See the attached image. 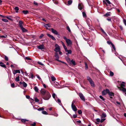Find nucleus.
<instances>
[{
  "mask_svg": "<svg viewBox=\"0 0 126 126\" xmlns=\"http://www.w3.org/2000/svg\"><path fill=\"white\" fill-rule=\"evenodd\" d=\"M55 56L56 57L55 59L57 61H59V56L57 52H55Z\"/></svg>",
  "mask_w": 126,
  "mask_h": 126,
  "instance_id": "8",
  "label": "nucleus"
},
{
  "mask_svg": "<svg viewBox=\"0 0 126 126\" xmlns=\"http://www.w3.org/2000/svg\"><path fill=\"white\" fill-rule=\"evenodd\" d=\"M0 65L1 66V67H4V68L6 67V66H5V65L3 63H1L0 64Z\"/></svg>",
  "mask_w": 126,
  "mask_h": 126,
  "instance_id": "35",
  "label": "nucleus"
},
{
  "mask_svg": "<svg viewBox=\"0 0 126 126\" xmlns=\"http://www.w3.org/2000/svg\"><path fill=\"white\" fill-rule=\"evenodd\" d=\"M125 83V82H122V83L121 84V86H123V87H125V85L124 84Z\"/></svg>",
  "mask_w": 126,
  "mask_h": 126,
  "instance_id": "53",
  "label": "nucleus"
},
{
  "mask_svg": "<svg viewBox=\"0 0 126 126\" xmlns=\"http://www.w3.org/2000/svg\"><path fill=\"white\" fill-rule=\"evenodd\" d=\"M22 85L24 87H26L27 85V84L24 81L23 82Z\"/></svg>",
  "mask_w": 126,
  "mask_h": 126,
  "instance_id": "24",
  "label": "nucleus"
},
{
  "mask_svg": "<svg viewBox=\"0 0 126 126\" xmlns=\"http://www.w3.org/2000/svg\"><path fill=\"white\" fill-rule=\"evenodd\" d=\"M108 94L110 96H113L114 95V93L112 92H110L109 90L108 92Z\"/></svg>",
  "mask_w": 126,
  "mask_h": 126,
  "instance_id": "18",
  "label": "nucleus"
},
{
  "mask_svg": "<svg viewBox=\"0 0 126 126\" xmlns=\"http://www.w3.org/2000/svg\"><path fill=\"white\" fill-rule=\"evenodd\" d=\"M89 82H90L91 86H92L93 87H94V83L93 82V81L92 80H91V81H90Z\"/></svg>",
  "mask_w": 126,
  "mask_h": 126,
  "instance_id": "22",
  "label": "nucleus"
},
{
  "mask_svg": "<svg viewBox=\"0 0 126 126\" xmlns=\"http://www.w3.org/2000/svg\"><path fill=\"white\" fill-rule=\"evenodd\" d=\"M78 8L80 10H81L83 8V6L81 4L79 3L78 5Z\"/></svg>",
  "mask_w": 126,
  "mask_h": 126,
  "instance_id": "15",
  "label": "nucleus"
},
{
  "mask_svg": "<svg viewBox=\"0 0 126 126\" xmlns=\"http://www.w3.org/2000/svg\"><path fill=\"white\" fill-rule=\"evenodd\" d=\"M111 45H112V47L113 49H114L115 50V49H116L115 48L114 46V45H113V44H112Z\"/></svg>",
  "mask_w": 126,
  "mask_h": 126,
  "instance_id": "56",
  "label": "nucleus"
},
{
  "mask_svg": "<svg viewBox=\"0 0 126 126\" xmlns=\"http://www.w3.org/2000/svg\"><path fill=\"white\" fill-rule=\"evenodd\" d=\"M110 16V14L109 13H106L105 15H104V16L106 17H108V16Z\"/></svg>",
  "mask_w": 126,
  "mask_h": 126,
  "instance_id": "44",
  "label": "nucleus"
},
{
  "mask_svg": "<svg viewBox=\"0 0 126 126\" xmlns=\"http://www.w3.org/2000/svg\"><path fill=\"white\" fill-rule=\"evenodd\" d=\"M111 45H112V47L113 49H114L115 50V49H116L115 48L114 46V45H113V44H112Z\"/></svg>",
  "mask_w": 126,
  "mask_h": 126,
  "instance_id": "57",
  "label": "nucleus"
},
{
  "mask_svg": "<svg viewBox=\"0 0 126 126\" xmlns=\"http://www.w3.org/2000/svg\"><path fill=\"white\" fill-rule=\"evenodd\" d=\"M45 27H46V28H47V27H50V26L49 25V24H46L45 26Z\"/></svg>",
  "mask_w": 126,
  "mask_h": 126,
  "instance_id": "47",
  "label": "nucleus"
},
{
  "mask_svg": "<svg viewBox=\"0 0 126 126\" xmlns=\"http://www.w3.org/2000/svg\"><path fill=\"white\" fill-rule=\"evenodd\" d=\"M13 74L15 75L17 73H20V70H14L13 71Z\"/></svg>",
  "mask_w": 126,
  "mask_h": 126,
  "instance_id": "12",
  "label": "nucleus"
},
{
  "mask_svg": "<svg viewBox=\"0 0 126 126\" xmlns=\"http://www.w3.org/2000/svg\"><path fill=\"white\" fill-rule=\"evenodd\" d=\"M66 60L68 63H70L71 61L70 59L68 57L66 58Z\"/></svg>",
  "mask_w": 126,
  "mask_h": 126,
  "instance_id": "27",
  "label": "nucleus"
},
{
  "mask_svg": "<svg viewBox=\"0 0 126 126\" xmlns=\"http://www.w3.org/2000/svg\"><path fill=\"white\" fill-rule=\"evenodd\" d=\"M56 96V95L55 93H53L52 95V96L54 98H55V96Z\"/></svg>",
  "mask_w": 126,
  "mask_h": 126,
  "instance_id": "61",
  "label": "nucleus"
},
{
  "mask_svg": "<svg viewBox=\"0 0 126 126\" xmlns=\"http://www.w3.org/2000/svg\"><path fill=\"white\" fill-rule=\"evenodd\" d=\"M101 31H102V32H103V33L105 35H107V34L104 31V30H103L101 28Z\"/></svg>",
  "mask_w": 126,
  "mask_h": 126,
  "instance_id": "42",
  "label": "nucleus"
},
{
  "mask_svg": "<svg viewBox=\"0 0 126 126\" xmlns=\"http://www.w3.org/2000/svg\"><path fill=\"white\" fill-rule=\"evenodd\" d=\"M88 43L90 47H91L93 45L92 41L91 40H89L88 41Z\"/></svg>",
  "mask_w": 126,
  "mask_h": 126,
  "instance_id": "17",
  "label": "nucleus"
},
{
  "mask_svg": "<svg viewBox=\"0 0 126 126\" xmlns=\"http://www.w3.org/2000/svg\"><path fill=\"white\" fill-rule=\"evenodd\" d=\"M45 95L43 97V99L45 100H48L51 97V95L48 92H47L46 94H45Z\"/></svg>",
  "mask_w": 126,
  "mask_h": 126,
  "instance_id": "2",
  "label": "nucleus"
},
{
  "mask_svg": "<svg viewBox=\"0 0 126 126\" xmlns=\"http://www.w3.org/2000/svg\"><path fill=\"white\" fill-rule=\"evenodd\" d=\"M96 122H97V123H98L99 122H100V120L99 119L97 118L96 119Z\"/></svg>",
  "mask_w": 126,
  "mask_h": 126,
  "instance_id": "50",
  "label": "nucleus"
},
{
  "mask_svg": "<svg viewBox=\"0 0 126 126\" xmlns=\"http://www.w3.org/2000/svg\"><path fill=\"white\" fill-rule=\"evenodd\" d=\"M2 20L5 22H8V21L7 20L4 18H2Z\"/></svg>",
  "mask_w": 126,
  "mask_h": 126,
  "instance_id": "39",
  "label": "nucleus"
},
{
  "mask_svg": "<svg viewBox=\"0 0 126 126\" xmlns=\"http://www.w3.org/2000/svg\"><path fill=\"white\" fill-rule=\"evenodd\" d=\"M51 80L52 81H54L56 80V79L53 76L51 77Z\"/></svg>",
  "mask_w": 126,
  "mask_h": 126,
  "instance_id": "21",
  "label": "nucleus"
},
{
  "mask_svg": "<svg viewBox=\"0 0 126 126\" xmlns=\"http://www.w3.org/2000/svg\"><path fill=\"white\" fill-rule=\"evenodd\" d=\"M6 17L9 20L11 21L13 20V19H12V17L11 16H6Z\"/></svg>",
  "mask_w": 126,
  "mask_h": 126,
  "instance_id": "19",
  "label": "nucleus"
},
{
  "mask_svg": "<svg viewBox=\"0 0 126 126\" xmlns=\"http://www.w3.org/2000/svg\"><path fill=\"white\" fill-rule=\"evenodd\" d=\"M35 101L36 102H38L39 101V100L37 97H35L34 98Z\"/></svg>",
  "mask_w": 126,
  "mask_h": 126,
  "instance_id": "45",
  "label": "nucleus"
},
{
  "mask_svg": "<svg viewBox=\"0 0 126 126\" xmlns=\"http://www.w3.org/2000/svg\"><path fill=\"white\" fill-rule=\"evenodd\" d=\"M15 80L16 81H18L19 80V77L18 76L15 78Z\"/></svg>",
  "mask_w": 126,
  "mask_h": 126,
  "instance_id": "37",
  "label": "nucleus"
},
{
  "mask_svg": "<svg viewBox=\"0 0 126 126\" xmlns=\"http://www.w3.org/2000/svg\"><path fill=\"white\" fill-rule=\"evenodd\" d=\"M75 102V100H73V101L72 102L71 105H74V103Z\"/></svg>",
  "mask_w": 126,
  "mask_h": 126,
  "instance_id": "62",
  "label": "nucleus"
},
{
  "mask_svg": "<svg viewBox=\"0 0 126 126\" xmlns=\"http://www.w3.org/2000/svg\"><path fill=\"white\" fill-rule=\"evenodd\" d=\"M72 2V0H69L68 1V5H71Z\"/></svg>",
  "mask_w": 126,
  "mask_h": 126,
  "instance_id": "31",
  "label": "nucleus"
},
{
  "mask_svg": "<svg viewBox=\"0 0 126 126\" xmlns=\"http://www.w3.org/2000/svg\"><path fill=\"white\" fill-rule=\"evenodd\" d=\"M105 120V118H103L102 119L100 120V122L101 123H102Z\"/></svg>",
  "mask_w": 126,
  "mask_h": 126,
  "instance_id": "55",
  "label": "nucleus"
},
{
  "mask_svg": "<svg viewBox=\"0 0 126 126\" xmlns=\"http://www.w3.org/2000/svg\"><path fill=\"white\" fill-rule=\"evenodd\" d=\"M71 62L72 63L73 65H76V63L75 61L73 60H71Z\"/></svg>",
  "mask_w": 126,
  "mask_h": 126,
  "instance_id": "34",
  "label": "nucleus"
},
{
  "mask_svg": "<svg viewBox=\"0 0 126 126\" xmlns=\"http://www.w3.org/2000/svg\"><path fill=\"white\" fill-rule=\"evenodd\" d=\"M63 46V48L64 49H65V48H66L67 47L65 46L64 43H63L62 44Z\"/></svg>",
  "mask_w": 126,
  "mask_h": 126,
  "instance_id": "64",
  "label": "nucleus"
},
{
  "mask_svg": "<svg viewBox=\"0 0 126 126\" xmlns=\"http://www.w3.org/2000/svg\"><path fill=\"white\" fill-rule=\"evenodd\" d=\"M123 21L124 24L126 26V20L125 19H124Z\"/></svg>",
  "mask_w": 126,
  "mask_h": 126,
  "instance_id": "58",
  "label": "nucleus"
},
{
  "mask_svg": "<svg viewBox=\"0 0 126 126\" xmlns=\"http://www.w3.org/2000/svg\"><path fill=\"white\" fill-rule=\"evenodd\" d=\"M21 28L23 32H27L28 31L27 30V29H25L23 27Z\"/></svg>",
  "mask_w": 126,
  "mask_h": 126,
  "instance_id": "23",
  "label": "nucleus"
},
{
  "mask_svg": "<svg viewBox=\"0 0 126 126\" xmlns=\"http://www.w3.org/2000/svg\"><path fill=\"white\" fill-rule=\"evenodd\" d=\"M42 114H44L47 115L48 114L47 112L46 111L44 110L42 111Z\"/></svg>",
  "mask_w": 126,
  "mask_h": 126,
  "instance_id": "30",
  "label": "nucleus"
},
{
  "mask_svg": "<svg viewBox=\"0 0 126 126\" xmlns=\"http://www.w3.org/2000/svg\"><path fill=\"white\" fill-rule=\"evenodd\" d=\"M48 92L46 90L44 89H42L40 90V92L43 95L46 94V92Z\"/></svg>",
  "mask_w": 126,
  "mask_h": 126,
  "instance_id": "6",
  "label": "nucleus"
},
{
  "mask_svg": "<svg viewBox=\"0 0 126 126\" xmlns=\"http://www.w3.org/2000/svg\"><path fill=\"white\" fill-rule=\"evenodd\" d=\"M55 47V48L54 49V51L56 52L57 53L59 51H60V47L57 44H56Z\"/></svg>",
  "mask_w": 126,
  "mask_h": 126,
  "instance_id": "3",
  "label": "nucleus"
},
{
  "mask_svg": "<svg viewBox=\"0 0 126 126\" xmlns=\"http://www.w3.org/2000/svg\"><path fill=\"white\" fill-rule=\"evenodd\" d=\"M47 35L49 37L51 38L52 40H56V39L52 35L49 34L48 33H47Z\"/></svg>",
  "mask_w": 126,
  "mask_h": 126,
  "instance_id": "9",
  "label": "nucleus"
},
{
  "mask_svg": "<svg viewBox=\"0 0 126 126\" xmlns=\"http://www.w3.org/2000/svg\"><path fill=\"white\" fill-rule=\"evenodd\" d=\"M63 38L65 40L67 45L68 46H70L72 45V42L71 40L69 39H67L65 36H63Z\"/></svg>",
  "mask_w": 126,
  "mask_h": 126,
  "instance_id": "1",
  "label": "nucleus"
},
{
  "mask_svg": "<svg viewBox=\"0 0 126 126\" xmlns=\"http://www.w3.org/2000/svg\"><path fill=\"white\" fill-rule=\"evenodd\" d=\"M23 22L21 21H19V25L20 27L21 28L23 27L22 25Z\"/></svg>",
  "mask_w": 126,
  "mask_h": 126,
  "instance_id": "16",
  "label": "nucleus"
},
{
  "mask_svg": "<svg viewBox=\"0 0 126 126\" xmlns=\"http://www.w3.org/2000/svg\"><path fill=\"white\" fill-rule=\"evenodd\" d=\"M44 47V46L43 45H41L37 46V48L40 49H44L45 48Z\"/></svg>",
  "mask_w": 126,
  "mask_h": 126,
  "instance_id": "7",
  "label": "nucleus"
},
{
  "mask_svg": "<svg viewBox=\"0 0 126 126\" xmlns=\"http://www.w3.org/2000/svg\"><path fill=\"white\" fill-rule=\"evenodd\" d=\"M112 9V8H110L109 6H108L107 8V9L108 10H110Z\"/></svg>",
  "mask_w": 126,
  "mask_h": 126,
  "instance_id": "59",
  "label": "nucleus"
},
{
  "mask_svg": "<svg viewBox=\"0 0 126 126\" xmlns=\"http://www.w3.org/2000/svg\"><path fill=\"white\" fill-rule=\"evenodd\" d=\"M51 31L53 33L56 35H58V33L57 31L55 30L53 28L51 29Z\"/></svg>",
  "mask_w": 126,
  "mask_h": 126,
  "instance_id": "10",
  "label": "nucleus"
},
{
  "mask_svg": "<svg viewBox=\"0 0 126 126\" xmlns=\"http://www.w3.org/2000/svg\"><path fill=\"white\" fill-rule=\"evenodd\" d=\"M85 69L86 70H87L88 68V66L87 65V63H85Z\"/></svg>",
  "mask_w": 126,
  "mask_h": 126,
  "instance_id": "48",
  "label": "nucleus"
},
{
  "mask_svg": "<svg viewBox=\"0 0 126 126\" xmlns=\"http://www.w3.org/2000/svg\"><path fill=\"white\" fill-rule=\"evenodd\" d=\"M78 113L79 114H81L82 113V112L81 110H79L78 111Z\"/></svg>",
  "mask_w": 126,
  "mask_h": 126,
  "instance_id": "51",
  "label": "nucleus"
},
{
  "mask_svg": "<svg viewBox=\"0 0 126 126\" xmlns=\"http://www.w3.org/2000/svg\"><path fill=\"white\" fill-rule=\"evenodd\" d=\"M66 28L68 30L69 32H71V31L70 29L68 26H67Z\"/></svg>",
  "mask_w": 126,
  "mask_h": 126,
  "instance_id": "41",
  "label": "nucleus"
},
{
  "mask_svg": "<svg viewBox=\"0 0 126 126\" xmlns=\"http://www.w3.org/2000/svg\"><path fill=\"white\" fill-rule=\"evenodd\" d=\"M44 107H43L42 108H39L37 109V110L39 111H40L41 110H44Z\"/></svg>",
  "mask_w": 126,
  "mask_h": 126,
  "instance_id": "26",
  "label": "nucleus"
},
{
  "mask_svg": "<svg viewBox=\"0 0 126 126\" xmlns=\"http://www.w3.org/2000/svg\"><path fill=\"white\" fill-rule=\"evenodd\" d=\"M121 90L123 92H126V89L125 88H122Z\"/></svg>",
  "mask_w": 126,
  "mask_h": 126,
  "instance_id": "46",
  "label": "nucleus"
},
{
  "mask_svg": "<svg viewBox=\"0 0 126 126\" xmlns=\"http://www.w3.org/2000/svg\"><path fill=\"white\" fill-rule=\"evenodd\" d=\"M71 107L73 110L76 111L77 110V109L75 105H71Z\"/></svg>",
  "mask_w": 126,
  "mask_h": 126,
  "instance_id": "13",
  "label": "nucleus"
},
{
  "mask_svg": "<svg viewBox=\"0 0 126 126\" xmlns=\"http://www.w3.org/2000/svg\"><path fill=\"white\" fill-rule=\"evenodd\" d=\"M87 80H88L89 82L91 81V80H92V79L90 78L88 76L87 77Z\"/></svg>",
  "mask_w": 126,
  "mask_h": 126,
  "instance_id": "33",
  "label": "nucleus"
},
{
  "mask_svg": "<svg viewBox=\"0 0 126 126\" xmlns=\"http://www.w3.org/2000/svg\"><path fill=\"white\" fill-rule=\"evenodd\" d=\"M4 58L6 61H8V57H7V56H5V58Z\"/></svg>",
  "mask_w": 126,
  "mask_h": 126,
  "instance_id": "52",
  "label": "nucleus"
},
{
  "mask_svg": "<svg viewBox=\"0 0 126 126\" xmlns=\"http://www.w3.org/2000/svg\"><path fill=\"white\" fill-rule=\"evenodd\" d=\"M53 115L54 116L56 117H57L58 116V114L56 113H54L53 114Z\"/></svg>",
  "mask_w": 126,
  "mask_h": 126,
  "instance_id": "54",
  "label": "nucleus"
},
{
  "mask_svg": "<svg viewBox=\"0 0 126 126\" xmlns=\"http://www.w3.org/2000/svg\"><path fill=\"white\" fill-rule=\"evenodd\" d=\"M23 13L24 14H26L28 13V11L23 10L22 11Z\"/></svg>",
  "mask_w": 126,
  "mask_h": 126,
  "instance_id": "32",
  "label": "nucleus"
},
{
  "mask_svg": "<svg viewBox=\"0 0 126 126\" xmlns=\"http://www.w3.org/2000/svg\"><path fill=\"white\" fill-rule=\"evenodd\" d=\"M83 16L84 17H86V14L85 12H83L82 13Z\"/></svg>",
  "mask_w": 126,
  "mask_h": 126,
  "instance_id": "38",
  "label": "nucleus"
},
{
  "mask_svg": "<svg viewBox=\"0 0 126 126\" xmlns=\"http://www.w3.org/2000/svg\"><path fill=\"white\" fill-rule=\"evenodd\" d=\"M56 102L59 103H60L59 104V105L60 106H62V104L61 103V100H60V99L58 98V99L57 101H56Z\"/></svg>",
  "mask_w": 126,
  "mask_h": 126,
  "instance_id": "25",
  "label": "nucleus"
},
{
  "mask_svg": "<svg viewBox=\"0 0 126 126\" xmlns=\"http://www.w3.org/2000/svg\"><path fill=\"white\" fill-rule=\"evenodd\" d=\"M34 89L35 92H38V89L36 86H35L34 87Z\"/></svg>",
  "mask_w": 126,
  "mask_h": 126,
  "instance_id": "29",
  "label": "nucleus"
},
{
  "mask_svg": "<svg viewBox=\"0 0 126 126\" xmlns=\"http://www.w3.org/2000/svg\"><path fill=\"white\" fill-rule=\"evenodd\" d=\"M28 120H27L26 119H22L21 120V121L22 122L25 123L26 121H28Z\"/></svg>",
  "mask_w": 126,
  "mask_h": 126,
  "instance_id": "36",
  "label": "nucleus"
},
{
  "mask_svg": "<svg viewBox=\"0 0 126 126\" xmlns=\"http://www.w3.org/2000/svg\"><path fill=\"white\" fill-rule=\"evenodd\" d=\"M11 86L12 87H15V84L14 83L11 84Z\"/></svg>",
  "mask_w": 126,
  "mask_h": 126,
  "instance_id": "63",
  "label": "nucleus"
},
{
  "mask_svg": "<svg viewBox=\"0 0 126 126\" xmlns=\"http://www.w3.org/2000/svg\"><path fill=\"white\" fill-rule=\"evenodd\" d=\"M15 10L16 11V13H17L18 12V11L19 10V8L17 7H16L14 8Z\"/></svg>",
  "mask_w": 126,
  "mask_h": 126,
  "instance_id": "28",
  "label": "nucleus"
},
{
  "mask_svg": "<svg viewBox=\"0 0 126 126\" xmlns=\"http://www.w3.org/2000/svg\"><path fill=\"white\" fill-rule=\"evenodd\" d=\"M37 63L40 64V65H43L44 64H43L42 63H41V62H37Z\"/></svg>",
  "mask_w": 126,
  "mask_h": 126,
  "instance_id": "60",
  "label": "nucleus"
},
{
  "mask_svg": "<svg viewBox=\"0 0 126 126\" xmlns=\"http://www.w3.org/2000/svg\"><path fill=\"white\" fill-rule=\"evenodd\" d=\"M106 116V115L105 113L103 112L101 115L102 118H105Z\"/></svg>",
  "mask_w": 126,
  "mask_h": 126,
  "instance_id": "20",
  "label": "nucleus"
},
{
  "mask_svg": "<svg viewBox=\"0 0 126 126\" xmlns=\"http://www.w3.org/2000/svg\"><path fill=\"white\" fill-rule=\"evenodd\" d=\"M109 91V90L108 89H107L106 90H104L102 92V95H105L107 94H108Z\"/></svg>",
  "mask_w": 126,
  "mask_h": 126,
  "instance_id": "4",
  "label": "nucleus"
},
{
  "mask_svg": "<svg viewBox=\"0 0 126 126\" xmlns=\"http://www.w3.org/2000/svg\"><path fill=\"white\" fill-rule=\"evenodd\" d=\"M79 95L80 98L83 101H85V97L81 93H79Z\"/></svg>",
  "mask_w": 126,
  "mask_h": 126,
  "instance_id": "5",
  "label": "nucleus"
},
{
  "mask_svg": "<svg viewBox=\"0 0 126 126\" xmlns=\"http://www.w3.org/2000/svg\"><path fill=\"white\" fill-rule=\"evenodd\" d=\"M105 1L104 0H103V2L104 4H105L107 5V4L106 3V1L109 4H110L111 3L110 1L109 0H105Z\"/></svg>",
  "mask_w": 126,
  "mask_h": 126,
  "instance_id": "14",
  "label": "nucleus"
},
{
  "mask_svg": "<svg viewBox=\"0 0 126 126\" xmlns=\"http://www.w3.org/2000/svg\"><path fill=\"white\" fill-rule=\"evenodd\" d=\"M64 49L65 51L66 52H67V53H66V55H67L68 54H71L72 53V51L70 50H68L67 47L65 48Z\"/></svg>",
  "mask_w": 126,
  "mask_h": 126,
  "instance_id": "11",
  "label": "nucleus"
},
{
  "mask_svg": "<svg viewBox=\"0 0 126 126\" xmlns=\"http://www.w3.org/2000/svg\"><path fill=\"white\" fill-rule=\"evenodd\" d=\"M110 76H112L114 75V73L113 72L111 71H110Z\"/></svg>",
  "mask_w": 126,
  "mask_h": 126,
  "instance_id": "49",
  "label": "nucleus"
},
{
  "mask_svg": "<svg viewBox=\"0 0 126 126\" xmlns=\"http://www.w3.org/2000/svg\"><path fill=\"white\" fill-rule=\"evenodd\" d=\"M36 76L37 77V78L40 80L41 81L42 79L40 77V76L38 75H36Z\"/></svg>",
  "mask_w": 126,
  "mask_h": 126,
  "instance_id": "43",
  "label": "nucleus"
},
{
  "mask_svg": "<svg viewBox=\"0 0 126 126\" xmlns=\"http://www.w3.org/2000/svg\"><path fill=\"white\" fill-rule=\"evenodd\" d=\"M99 97L100 98L102 99V100L104 101L105 100V99L101 95H100L99 96Z\"/></svg>",
  "mask_w": 126,
  "mask_h": 126,
  "instance_id": "40",
  "label": "nucleus"
}]
</instances>
